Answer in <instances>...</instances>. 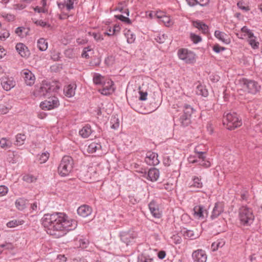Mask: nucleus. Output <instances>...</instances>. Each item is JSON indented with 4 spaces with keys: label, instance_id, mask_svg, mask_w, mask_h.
<instances>
[{
    "label": "nucleus",
    "instance_id": "1",
    "mask_svg": "<svg viewBox=\"0 0 262 262\" xmlns=\"http://www.w3.org/2000/svg\"><path fill=\"white\" fill-rule=\"evenodd\" d=\"M42 224L49 234L55 238H59L63 236L66 231L75 229L77 225V222L69 219L63 213L57 212L45 214L42 218Z\"/></svg>",
    "mask_w": 262,
    "mask_h": 262
},
{
    "label": "nucleus",
    "instance_id": "2",
    "mask_svg": "<svg viewBox=\"0 0 262 262\" xmlns=\"http://www.w3.org/2000/svg\"><path fill=\"white\" fill-rule=\"evenodd\" d=\"M60 88L58 84L54 81H43L40 86L34 92L35 97H41L52 95V93L56 92Z\"/></svg>",
    "mask_w": 262,
    "mask_h": 262
},
{
    "label": "nucleus",
    "instance_id": "3",
    "mask_svg": "<svg viewBox=\"0 0 262 262\" xmlns=\"http://www.w3.org/2000/svg\"><path fill=\"white\" fill-rule=\"evenodd\" d=\"M74 162L73 159L70 156H64L58 167V172L62 177L68 176L72 171Z\"/></svg>",
    "mask_w": 262,
    "mask_h": 262
},
{
    "label": "nucleus",
    "instance_id": "4",
    "mask_svg": "<svg viewBox=\"0 0 262 262\" xmlns=\"http://www.w3.org/2000/svg\"><path fill=\"white\" fill-rule=\"evenodd\" d=\"M223 124L226 125L227 129H234L242 125V121L237 117L236 113H228L224 117Z\"/></svg>",
    "mask_w": 262,
    "mask_h": 262
},
{
    "label": "nucleus",
    "instance_id": "5",
    "mask_svg": "<svg viewBox=\"0 0 262 262\" xmlns=\"http://www.w3.org/2000/svg\"><path fill=\"white\" fill-rule=\"evenodd\" d=\"M239 83L242 89L249 94L255 95L260 91V86L254 80L243 78Z\"/></svg>",
    "mask_w": 262,
    "mask_h": 262
},
{
    "label": "nucleus",
    "instance_id": "6",
    "mask_svg": "<svg viewBox=\"0 0 262 262\" xmlns=\"http://www.w3.org/2000/svg\"><path fill=\"white\" fill-rule=\"evenodd\" d=\"M239 218L242 224L249 226L253 223L254 217L250 209L243 206L239 209Z\"/></svg>",
    "mask_w": 262,
    "mask_h": 262
},
{
    "label": "nucleus",
    "instance_id": "7",
    "mask_svg": "<svg viewBox=\"0 0 262 262\" xmlns=\"http://www.w3.org/2000/svg\"><path fill=\"white\" fill-rule=\"evenodd\" d=\"M58 105L59 101L58 98L53 96L50 97L48 98V100L42 102L40 104V106L42 110H50L57 107Z\"/></svg>",
    "mask_w": 262,
    "mask_h": 262
},
{
    "label": "nucleus",
    "instance_id": "8",
    "mask_svg": "<svg viewBox=\"0 0 262 262\" xmlns=\"http://www.w3.org/2000/svg\"><path fill=\"white\" fill-rule=\"evenodd\" d=\"M178 56L180 59L184 60L186 63H192L194 61V54L187 49H182L178 51Z\"/></svg>",
    "mask_w": 262,
    "mask_h": 262
},
{
    "label": "nucleus",
    "instance_id": "9",
    "mask_svg": "<svg viewBox=\"0 0 262 262\" xmlns=\"http://www.w3.org/2000/svg\"><path fill=\"white\" fill-rule=\"evenodd\" d=\"M20 75L25 83L29 86L33 85L35 81L34 75L28 69H24L20 72Z\"/></svg>",
    "mask_w": 262,
    "mask_h": 262
},
{
    "label": "nucleus",
    "instance_id": "10",
    "mask_svg": "<svg viewBox=\"0 0 262 262\" xmlns=\"http://www.w3.org/2000/svg\"><path fill=\"white\" fill-rule=\"evenodd\" d=\"M145 162L149 165H157L159 163L158 154L150 151L146 153Z\"/></svg>",
    "mask_w": 262,
    "mask_h": 262
},
{
    "label": "nucleus",
    "instance_id": "11",
    "mask_svg": "<svg viewBox=\"0 0 262 262\" xmlns=\"http://www.w3.org/2000/svg\"><path fill=\"white\" fill-rule=\"evenodd\" d=\"M193 215L197 219H204L208 214L207 210L202 205L195 206L193 209Z\"/></svg>",
    "mask_w": 262,
    "mask_h": 262
},
{
    "label": "nucleus",
    "instance_id": "12",
    "mask_svg": "<svg viewBox=\"0 0 262 262\" xmlns=\"http://www.w3.org/2000/svg\"><path fill=\"white\" fill-rule=\"evenodd\" d=\"M192 257L194 262H206L207 255L202 249L197 250L192 253Z\"/></svg>",
    "mask_w": 262,
    "mask_h": 262
},
{
    "label": "nucleus",
    "instance_id": "13",
    "mask_svg": "<svg viewBox=\"0 0 262 262\" xmlns=\"http://www.w3.org/2000/svg\"><path fill=\"white\" fill-rule=\"evenodd\" d=\"M17 52L21 57L25 59L28 58L30 55L28 47L22 43H17Z\"/></svg>",
    "mask_w": 262,
    "mask_h": 262
},
{
    "label": "nucleus",
    "instance_id": "14",
    "mask_svg": "<svg viewBox=\"0 0 262 262\" xmlns=\"http://www.w3.org/2000/svg\"><path fill=\"white\" fill-rule=\"evenodd\" d=\"M224 211V205L221 202L215 203L211 215V219H214L219 216Z\"/></svg>",
    "mask_w": 262,
    "mask_h": 262
},
{
    "label": "nucleus",
    "instance_id": "15",
    "mask_svg": "<svg viewBox=\"0 0 262 262\" xmlns=\"http://www.w3.org/2000/svg\"><path fill=\"white\" fill-rule=\"evenodd\" d=\"M1 84L4 90L9 91L15 86V82L12 78H5L2 79Z\"/></svg>",
    "mask_w": 262,
    "mask_h": 262
},
{
    "label": "nucleus",
    "instance_id": "16",
    "mask_svg": "<svg viewBox=\"0 0 262 262\" xmlns=\"http://www.w3.org/2000/svg\"><path fill=\"white\" fill-rule=\"evenodd\" d=\"M92 213V209L87 205H82L77 209V213L83 217H85Z\"/></svg>",
    "mask_w": 262,
    "mask_h": 262
},
{
    "label": "nucleus",
    "instance_id": "17",
    "mask_svg": "<svg viewBox=\"0 0 262 262\" xmlns=\"http://www.w3.org/2000/svg\"><path fill=\"white\" fill-rule=\"evenodd\" d=\"M107 85H103V88L99 90V91L103 95H108L114 91L113 87V82L112 81H108Z\"/></svg>",
    "mask_w": 262,
    "mask_h": 262
},
{
    "label": "nucleus",
    "instance_id": "18",
    "mask_svg": "<svg viewBox=\"0 0 262 262\" xmlns=\"http://www.w3.org/2000/svg\"><path fill=\"white\" fill-rule=\"evenodd\" d=\"M76 85L75 83L68 85L64 88V93L65 95L69 98L72 97L75 94Z\"/></svg>",
    "mask_w": 262,
    "mask_h": 262
},
{
    "label": "nucleus",
    "instance_id": "19",
    "mask_svg": "<svg viewBox=\"0 0 262 262\" xmlns=\"http://www.w3.org/2000/svg\"><path fill=\"white\" fill-rule=\"evenodd\" d=\"M159 171L156 168H150L147 173V179L152 182L156 181L159 177Z\"/></svg>",
    "mask_w": 262,
    "mask_h": 262
},
{
    "label": "nucleus",
    "instance_id": "20",
    "mask_svg": "<svg viewBox=\"0 0 262 262\" xmlns=\"http://www.w3.org/2000/svg\"><path fill=\"white\" fill-rule=\"evenodd\" d=\"M203 186V183L201 182V179L198 177H194L192 180V183L190 185V188L191 191H198V189L201 188Z\"/></svg>",
    "mask_w": 262,
    "mask_h": 262
},
{
    "label": "nucleus",
    "instance_id": "21",
    "mask_svg": "<svg viewBox=\"0 0 262 262\" xmlns=\"http://www.w3.org/2000/svg\"><path fill=\"white\" fill-rule=\"evenodd\" d=\"M148 206L151 213L155 217L160 218L161 217V214L159 208L154 202H150Z\"/></svg>",
    "mask_w": 262,
    "mask_h": 262
},
{
    "label": "nucleus",
    "instance_id": "22",
    "mask_svg": "<svg viewBox=\"0 0 262 262\" xmlns=\"http://www.w3.org/2000/svg\"><path fill=\"white\" fill-rule=\"evenodd\" d=\"M214 35L217 39L226 44H228L230 42L228 35L223 32L216 30L214 32Z\"/></svg>",
    "mask_w": 262,
    "mask_h": 262
},
{
    "label": "nucleus",
    "instance_id": "23",
    "mask_svg": "<svg viewBox=\"0 0 262 262\" xmlns=\"http://www.w3.org/2000/svg\"><path fill=\"white\" fill-rule=\"evenodd\" d=\"M200 232H199L197 229L187 230L184 231V235L186 237L193 239L199 237L200 235Z\"/></svg>",
    "mask_w": 262,
    "mask_h": 262
},
{
    "label": "nucleus",
    "instance_id": "24",
    "mask_svg": "<svg viewBox=\"0 0 262 262\" xmlns=\"http://www.w3.org/2000/svg\"><path fill=\"white\" fill-rule=\"evenodd\" d=\"M193 26L201 31L202 33L206 34L208 32V26L202 21H195L193 23Z\"/></svg>",
    "mask_w": 262,
    "mask_h": 262
},
{
    "label": "nucleus",
    "instance_id": "25",
    "mask_svg": "<svg viewBox=\"0 0 262 262\" xmlns=\"http://www.w3.org/2000/svg\"><path fill=\"white\" fill-rule=\"evenodd\" d=\"M121 241L128 245L134 239L132 234L128 232H124L121 234Z\"/></svg>",
    "mask_w": 262,
    "mask_h": 262
},
{
    "label": "nucleus",
    "instance_id": "26",
    "mask_svg": "<svg viewBox=\"0 0 262 262\" xmlns=\"http://www.w3.org/2000/svg\"><path fill=\"white\" fill-rule=\"evenodd\" d=\"M186 1L190 6H194L196 4H199L201 6H205L209 2V0H186Z\"/></svg>",
    "mask_w": 262,
    "mask_h": 262
},
{
    "label": "nucleus",
    "instance_id": "27",
    "mask_svg": "<svg viewBox=\"0 0 262 262\" xmlns=\"http://www.w3.org/2000/svg\"><path fill=\"white\" fill-rule=\"evenodd\" d=\"M92 133L90 126L86 125L79 130L80 135L83 138H88Z\"/></svg>",
    "mask_w": 262,
    "mask_h": 262
},
{
    "label": "nucleus",
    "instance_id": "28",
    "mask_svg": "<svg viewBox=\"0 0 262 262\" xmlns=\"http://www.w3.org/2000/svg\"><path fill=\"white\" fill-rule=\"evenodd\" d=\"M157 17L160 19V21L162 22L166 26H169L171 25V20L169 16L159 14L158 13L156 14Z\"/></svg>",
    "mask_w": 262,
    "mask_h": 262
},
{
    "label": "nucleus",
    "instance_id": "29",
    "mask_svg": "<svg viewBox=\"0 0 262 262\" xmlns=\"http://www.w3.org/2000/svg\"><path fill=\"white\" fill-rule=\"evenodd\" d=\"M28 205V201L24 198H19L17 200V209L24 210L27 207Z\"/></svg>",
    "mask_w": 262,
    "mask_h": 262
},
{
    "label": "nucleus",
    "instance_id": "30",
    "mask_svg": "<svg viewBox=\"0 0 262 262\" xmlns=\"http://www.w3.org/2000/svg\"><path fill=\"white\" fill-rule=\"evenodd\" d=\"M37 47L39 50L45 51L48 48V42L46 39L41 38L37 41Z\"/></svg>",
    "mask_w": 262,
    "mask_h": 262
},
{
    "label": "nucleus",
    "instance_id": "31",
    "mask_svg": "<svg viewBox=\"0 0 262 262\" xmlns=\"http://www.w3.org/2000/svg\"><path fill=\"white\" fill-rule=\"evenodd\" d=\"M124 35L127 38V41L129 43H132L136 39L135 35L129 30H124Z\"/></svg>",
    "mask_w": 262,
    "mask_h": 262
},
{
    "label": "nucleus",
    "instance_id": "32",
    "mask_svg": "<svg viewBox=\"0 0 262 262\" xmlns=\"http://www.w3.org/2000/svg\"><path fill=\"white\" fill-rule=\"evenodd\" d=\"M225 244V242L223 239H219L213 243L211 245V249L212 251L217 250L220 248L223 247Z\"/></svg>",
    "mask_w": 262,
    "mask_h": 262
},
{
    "label": "nucleus",
    "instance_id": "33",
    "mask_svg": "<svg viewBox=\"0 0 262 262\" xmlns=\"http://www.w3.org/2000/svg\"><path fill=\"white\" fill-rule=\"evenodd\" d=\"M195 93L198 95H201L204 97L208 96V91L202 85H199L196 87Z\"/></svg>",
    "mask_w": 262,
    "mask_h": 262
},
{
    "label": "nucleus",
    "instance_id": "34",
    "mask_svg": "<svg viewBox=\"0 0 262 262\" xmlns=\"http://www.w3.org/2000/svg\"><path fill=\"white\" fill-rule=\"evenodd\" d=\"M29 32V29L28 28L17 27V35L21 38L26 37Z\"/></svg>",
    "mask_w": 262,
    "mask_h": 262
},
{
    "label": "nucleus",
    "instance_id": "35",
    "mask_svg": "<svg viewBox=\"0 0 262 262\" xmlns=\"http://www.w3.org/2000/svg\"><path fill=\"white\" fill-rule=\"evenodd\" d=\"M94 83L96 84H105L104 78L100 74H96L93 77Z\"/></svg>",
    "mask_w": 262,
    "mask_h": 262
},
{
    "label": "nucleus",
    "instance_id": "36",
    "mask_svg": "<svg viewBox=\"0 0 262 262\" xmlns=\"http://www.w3.org/2000/svg\"><path fill=\"white\" fill-rule=\"evenodd\" d=\"M100 147L101 145L99 144L93 142L88 146L87 150L89 152L93 153L96 151L97 150L100 148Z\"/></svg>",
    "mask_w": 262,
    "mask_h": 262
},
{
    "label": "nucleus",
    "instance_id": "37",
    "mask_svg": "<svg viewBox=\"0 0 262 262\" xmlns=\"http://www.w3.org/2000/svg\"><path fill=\"white\" fill-rule=\"evenodd\" d=\"M249 39L248 40L249 43L251 45V47L256 49L258 48L259 43L258 41H256L255 40V37L253 35V37H248Z\"/></svg>",
    "mask_w": 262,
    "mask_h": 262
},
{
    "label": "nucleus",
    "instance_id": "38",
    "mask_svg": "<svg viewBox=\"0 0 262 262\" xmlns=\"http://www.w3.org/2000/svg\"><path fill=\"white\" fill-rule=\"evenodd\" d=\"M180 120L183 126H187L190 123V117L184 115L181 117Z\"/></svg>",
    "mask_w": 262,
    "mask_h": 262
},
{
    "label": "nucleus",
    "instance_id": "39",
    "mask_svg": "<svg viewBox=\"0 0 262 262\" xmlns=\"http://www.w3.org/2000/svg\"><path fill=\"white\" fill-rule=\"evenodd\" d=\"M64 55L66 57L69 59H73L76 57V55L72 49H68L64 51Z\"/></svg>",
    "mask_w": 262,
    "mask_h": 262
},
{
    "label": "nucleus",
    "instance_id": "40",
    "mask_svg": "<svg viewBox=\"0 0 262 262\" xmlns=\"http://www.w3.org/2000/svg\"><path fill=\"white\" fill-rule=\"evenodd\" d=\"M36 178L30 174H25L23 177V181L27 183H32L36 180Z\"/></svg>",
    "mask_w": 262,
    "mask_h": 262
},
{
    "label": "nucleus",
    "instance_id": "41",
    "mask_svg": "<svg viewBox=\"0 0 262 262\" xmlns=\"http://www.w3.org/2000/svg\"><path fill=\"white\" fill-rule=\"evenodd\" d=\"M193 112V109L191 106L187 104L184 106V115L190 117Z\"/></svg>",
    "mask_w": 262,
    "mask_h": 262
},
{
    "label": "nucleus",
    "instance_id": "42",
    "mask_svg": "<svg viewBox=\"0 0 262 262\" xmlns=\"http://www.w3.org/2000/svg\"><path fill=\"white\" fill-rule=\"evenodd\" d=\"M2 17L8 21H14L15 19V16L13 14L3 12Z\"/></svg>",
    "mask_w": 262,
    "mask_h": 262
},
{
    "label": "nucleus",
    "instance_id": "43",
    "mask_svg": "<svg viewBox=\"0 0 262 262\" xmlns=\"http://www.w3.org/2000/svg\"><path fill=\"white\" fill-rule=\"evenodd\" d=\"M26 139V136L24 134H17V146L23 145Z\"/></svg>",
    "mask_w": 262,
    "mask_h": 262
},
{
    "label": "nucleus",
    "instance_id": "44",
    "mask_svg": "<svg viewBox=\"0 0 262 262\" xmlns=\"http://www.w3.org/2000/svg\"><path fill=\"white\" fill-rule=\"evenodd\" d=\"M9 36V33L7 30L1 29L0 28V39L1 40H5Z\"/></svg>",
    "mask_w": 262,
    "mask_h": 262
},
{
    "label": "nucleus",
    "instance_id": "45",
    "mask_svg": "<svg viewBox=\"0 0 262 262\" xmlns=\"http://www.w3.org/2000/svg\"><path fill=\"white\" fill-rule=\"evenodd\" d=\"M49 157V152H44L42 153L39 157V161L40 163H45Z\"/></svg>",
    "mask_w": 262,
    "mask_h": 262
},
{
    "label": "nucleus",
    "instance_id": "46",
    "mask_svg": "<svg viewBox=\"0 0 262 262\" xmlns=\"http://www.w3.org/2000/svg\"><path fill=\"white\" fill-rule=\"evenodd\" d=\"M190 37L191 40L194 43H197L200 42L202 40L201 37L200 36L195 35L194 33H191Z\"/></svg>",
    "mask_w": 262,
    "mask_h": 262
},
{
    "label": "nucleus",
    "instance_id": "47",
    "mask_svg": "<svg viewBox=\"0 0 262 262\" xmlns=\"http://www.w3.org/2000/svg\"><path fill=\"white\" fill-rule=\"evenodd\" d=\"M0 146L3 148H6L9 147V141L6 138H2L0 140Z\"/></svg>",
    "mask_w": 262,
    "mask_h": 262
},
{
    "label": "nucleus",
    "instance_id": "48",
    "mask_svg": "<svg viewBox=\"0 0 262 262\" xmlns=\"http://www.w3.org/2000/svg\"><path fill=\"white\" fill-rule=\"evenodd\" d=\"M155 39L157 42L162 43L165 41L166 36L164 34H158Z\"/></svg>",
    "mask_w": 262,
    "mask_h": 262
},
{
    "label": "nucleus",
    "instance_id": "49",
    "mask_svg": "<svg viewBox=\"0 0 262 262\" xmlns=\"http://www.w3.org/2000/svg\"><path fill=\"white\" fill-rule=\"evenodd\" d=\"M92 50L90 48V47H85L83 49V52L81 54V56L83 58H89L90 57V55L88 53L89 52H91Z\"/></svg>",
    "mask_w": 262,
    "mask_h": 262
},
{
    "label": "nucleus",
    "instance_id": "50",
    "mask_svg": "<svg viewBox=\"0 0 262 262\" xmlns=\"http://www.w3.org/2000/svg\"><path fill=\"white\" fill-rule=\"evenodd\" d=\"M242 32L246 33L248 37H253V33L247 27L244 26L241 29Z\"/></svg>",
    "mask_w": 262,
    "mask_h": 262
},
{
    "label": "nucleus",
    "instance_id": "51",
    "mask_svg": "<svg viewBox=\"0 0 262 262\" xmlns=\"http://www.w3.org/2000/svg\"><path fill=\"white\" fill-rule=\"evenodd\" d=\"M116 17L122 21L126 22V23H127L128 24H130L131 23V21L129 18L125 17L124 16H123L122 15H116Z\"/></svg>",
    "mask_w": 262,
    "mask_h": 262
},
{
    "label": "nucleus",
    "instance_id": "52",
    "mask_svg": "<svg viewBox=\"0 0 262 262\" xmlns=\"http://www.w3.org/2000/svg\"><path fill=\"white\" fill-rule=\"evenodd\" d=\"M114 61L115 58L113 56H109L105 59V63L107 66H110L114 63Z\"/></svg>",
    "mask_w": 262,
    "mask_h": 262
},
{
    "label": "nucleus",
    "instance_id": "53",
    "mask_svg": "<svg viewBox=\"0 0 262 262\" xmlns=\"http://www.w3.org/2000/svg\"><path fill=\"white\" fill-rule=\"evenodd\" d=\"M8 192V188L4 186H0V196L5 195Z\"/></svg>",
    "mask_w": 262,
    "mask_h": 262
},
{
    "label": "nucleus",
    "instance_id": "54",
    "mask_svg": "<svg viewBox=\"0 0 262 262\" xmlns=\"http://www.w3.org/2000/svg\"><path fill=\"white\" fill-rule=\"evenodd\" d=\"M195 152L198 154V158L202 160L205 159V157L204 155L206 154V152L200 151L198 149V147H196L194 149Z\"/></svg>",
    "mask_w": 262,
    "mask_h": 262
},
{
    "label": "nucleus",
    "instance_id": "55",
    "mask_svg": "<svg viewBox=\"0 0 262 262\" xmlns=\"http://www.w3.org/2000/svg\"><path fill=\"white\" fill-rule=\"evenodd\" d=\"M35 24L37 25H38V26H41L43 27H50V25L49 24H47L46 22L43 21L41 20H39L36 21Z\"/></svg>",
    "mask_w": 262,
    "mask_h": 262
},
{
    "label": "nucleus",
    "instance_id": "56",
    "mask_svg": "<svg viewBox=\"0 0 262 262\" xmlns=\"http://www.w3.org/2000/svg\"><path fill=\"white\" fill-rule=\"evenodd\" d=\"M74 0H68L67 4H66L67 8L68 10H70L73 9Z\"/></svg>",
    "mask_w": 262,
    "mask_h": 262
},
{
    "label": "nucleus",
    "instance_id": "57",
    "mask_svg": "<svg viewBox=\"0 0 262 262\" xmlns=\"http://www.w3.org/2000/svg\"><path fill=\"white\" fill-rule=\"evenodd\" d=\"M243 3L242 2H239L237 3V5L239 9L243 10L245 11H248L250 10L249 8L248 7L244 6L243 5Z\"/></svg>",
    "mask_w": 262,
    "mask_h": 262
},
{
    "label": "nucleus",
    "instance_id": "58",
    "mask_svg": "<svg viewBox=\"0 0 262 262\" xmlns=\"http://www.w3.org/2000/svg\"><path fill=\"white\" fill-rule=\"evenodd\" d=\"M200 165L204 167L207 168L210 166V163L209 161H206L205 159H204L200 162Z\"/></svg>",
    "mask_w": 262,
    "mask_h": 262
},
{
    "label": "nucleus",
    "instance_id": "59",
    "mask_svg": "<svg viewBox=\"0 0 262 262\" xmlns=\"http://www.w3.org/2000/svg\"><path fill=\"white\" fill-rule=\"evenodd\" d=\"M80 247L82 248H86L88 244V241L85 239L79 240Z\"/></svg>",
    "mask_w": 262,
    "mask_h": 262
},
{
    "label": "nucleus",
    "instance_id": "60",
    "mask_svg": "<svg viewBox=\"0 0 262 262\" xmlns=\"http://www.w3.org/2000/svg\"><path fill=\"white\" fill-rule=\"evenodd\" d=\"M225 49L224 47H221L218 45H216L213 47V50L216 53H220L221 51H223Z\"/></svg>",
    "mask_w": 262,
    "mask_h": 262
},
{
    "label": "nucleus",
    "instance_id": "61",
    "mask_svg": "<svg viewBox=\"0 0 262 262\" xmlns=\"http://www.w3.org/2000/svg\"><path fill=\"white\" fill-rule=\"evenodd\" d=\"M7 54V52L5 49L0 46V59L3 58Z\"/></svg>",
    "mask_w": 262,
    "mask_h": 262
},
{
    "label": "nucleus",
    "instance_id": "62",
    "mask_svg": "<svg viewBox=\"0 0 262 262\" xmlns=\"http://www.w3.org/2000/svg\"><path fill=\"white\" fill-rule=\"evenodd\" d=\"M139 93L140 94V97L139 99L142 101L145 100L146 99L147 93V92H143L142 91H140Z\"/></svg>",
    "mask_w": 262,
    "mask_h": 262
},
{
    "label": "nucleus",
    "instance_id": "63",
    "mask_svg": "<svg viewBox=\"0 0 262 262\" xmlns=\"http://www.w3.org/2000/svg\"><path fill=\"white\" fill-rule=\"evenodd\" d=\"M8 112V108L4 105H0V113L6 114Z\"/></svg>",
    "mask_w": 262,
    "mask_h": 262
},
{
    "label": "nucleus",
    "instance_id": "64",
    "mask_svg": "<svg viewBox=\"0 0 262 262\" xmlns=\"http://www.w3.org/2000/svg\"><path fill=\"white\" fill-rule=\"evenodd\" d=\"M57 262H66V257L64 255H59L57 258Z\"/></svg>",
    "mask_w": 262,
    "mask_h": 262
}]
</instances>
